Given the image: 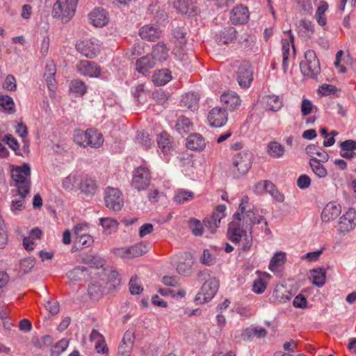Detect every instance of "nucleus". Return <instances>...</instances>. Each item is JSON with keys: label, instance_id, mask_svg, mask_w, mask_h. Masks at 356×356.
I'll return each instance as SVG.
<instances>
[{"label": "nucleus", "instance_id": "1", "mask_svg": "<svg viewBox=\"0 0 356 356\" xmlns=\"http://www.w3.org/2000/svg\"><path fill=\"white\" fill-rule=\"evenodd\" d=\"M11 177L17 188L19 195H26L29 193L31 168L28 163H24L22 166L13 168Z\"/></svg>", "mask_w": 356, "mask_h": 356}, {"label": "nucleus", "instance_id": "2", "mask_svg": "<svg viewBox=\"0 0 356 356\" xmlns=\"http://www.w3.org/2000/svg\"><path fill=\"white\" fill-rule=\"evenodd\" d=\"M305 59L300 64L302 74L309 78H316L320 74L321 67L315 51L307 50L305 54Z\"/></svg>", "mask_w": 356, "mask_h": 356}, {"label": "nucleus", "instance_id": "3", "mask_svg": "<svg viewBox=\"0 0 356 356\" xmlns=\"http://www.w3.org/2000/svg\"><path fill=\"white\" fill-rule=\"evenodd\" d=\"M253 155L248 150H243L233 156L232 165L236 177L246 175L252 166Z\"/></svg>", "mask_w": 356, "mask_h": 356}, {"label": "nucleus", "instance_id": "4", "mask_svg": "<svg viewBox=\"0 0 356 356\" xmlns=\"http://www.w3.org/2000/svg\"><path fill=\"white\" fill-rule=\"evenodd\" d=\"M219 288V281L215 277L206 280L197 294L195 301L199 303H205L211 300L217 293Z\"/></svg>", "mask_w": 356, "mask_h": 356}, {"label": "nucleus", "instance_id": "5", "mask_svg": "<svg viewBox=\"0 0 356 356\" xmlns=\"http://www.w3.org/2000/svg\"><path fill=\"white\" fill-rule=\"evenodd\" d=\"M152 176L148 168L145 167H138L133 172L131 180L132 186L140 191L146 190L151 181Z\"/></svg>", "mask_w": 356, "mask_h": 356}, {"label": "nucleus", "instance_id": "6", "mask_svg": "<svg viewBox=\"0 0 356 356\" xmlns=\"http://www.w3.org/2000/svg\"><path fill=\"white\" fill-rule=\"evenodd\" d=\"M253 68L248 61H243L238 67L236 78L242 88H248L253 81Z\"/></svg>", "mask_w": 356, "mask_h": 356}, {"label": "nucleus", "instance_id": "7", "mask_svg": "<svg viewBox=\"0 0 356 356\" xmlns=\"http://www.w3.org/2000/svg\"><path fill=\"white\" fill-rule=\"evenodd\" d=\"M106 206L111 210L119 211L124 205L122 193L115 188H107L104 196Z\"/></svg>", "mask_w": 356, "mask_h": 356}, {"label": "nucleus", "instance_id": "8", "mask_svg": "<svg viewBox=\"0 0 356 356\" xmlns=\"http://www.w3.org/2000/svg\"><path fill=\"white\" fill-rule=\"evenodd\" d=\"M70 9V2L68 0H57L53 6V17H60L63 23L68 22L74 16L76 8L73 9L72 13L68 15Z\"/></svg>", "mask_w": 356, "mask_h": 356}, {"label": "nucleus", "instance_id": "9", "mask_svg": "<svg viewBox=\"0 0 356 356\" xmlns=\"http://www.w3.org/2000/svg\"><path fill=\"white\" fill-rule=\"evenodd\" d=\"M356 225V212L353 209H349L339 219L338 231L341 232H349Z\"/></svg>", "mask_w": 356, "mask_h": 356}, {"label": "nucleus", "instance_id": "10", "mask_svg": "<svg viewBox=\"0 0 356 356\" xmlns=\"http://www.w3.org/2000/svg\"><path fill=\"white\" fill-rule=\"evenodd\" d=\"M209 124L215 127H221L227 121L226 109L218 107L213 108L208 115Z\"/></svg>", "mask_w": 356, "mask_h": 356}, {"label": "nucleus", "instance_id": "11", "mask_svg": "<svg viewBox=\"0 0 356 356\" xmlns=\"http://www.w3.org/2000/svg\"><path fill=\"white\" fill-rule=\"evenodd\" d=\"M76 48L83 56L92 58L96 56L99 51V44L91 40H84L78 42Z\"/></svg>", "mask_w": 356, "mask_h": 356}, {"label": "nucleus", "instance_id": "12", "mask_svg": "<svg viewBox=\"0 0 356 356\" xmlns=\"http://www.w3.org/2000/svg\"><path fill=\"white\" fill-rule=\"evenodd\" d=\"M149 248L145 243H138L131 247H124L118 250V254L127 258L138 257L147 252Z\"/></svg>", "mask_w": 356, "mask_h": 356}, {"label": "nucleus", "instance_id": "13", "mask_svg": "<svg viewBox=\"0 0 356 356\" xmlns=\"http://www.w3.org/2000/svg\"><path fill=\"white\" fill-rule=\"evenodd\" d=\"M169 2L178 13L182 15L196 14L197 8L191 0H169Z\"/></svg>", "mask_w": 356, "mask_h": 356}, {"label": "nucleus", "instance_id": "14", "mask_svg": "<svg viewBox=\"0 0 356 356\" xmlns=\"http://www.w3.org/2000/svg\"><path fill=\"white\" fill-rule=\"evenodd\" d=\"M89 20L94 26L103 27L108 24L109 17L104 9L95 8L90 13Z\"/></svg>", "mask_w": 356, "mask_h": 356}, {"label": "nucleus", "instance_id": "15", "mask_svg": "<svg viewBox=\"0 0 356 356\" xmlns=\"http://www.w3.org/2000/svg\"><path fill=\"white\" fill-rule=\"evenodd\" d=\"M78 71L84 76L98 77L101 73L100 67L95 63L81 60L76 66Z\"/></svg>", "mask_w": 356, "mask_h": 356}, {"label": "nucleus", "instance_id": "16", "mask_svg": "<svg viewBox=\"0 0 356 356\" xmlns=\"http://www.w3.org/2000/svg\"><path fill=\"white\" fill-rule=\"evenodd\" d=\"M193 261L191 254L184 252L181 255L177 264V272L181 275L188 276L191 273Z\"/></svg>", "mask_w": 356, "mask_h": 356}, {"label": "nucleus", "instance_id": "17", "mask_svg": "<svg viewBox=\"0 0 356 356\" xmlns=\"http://www.w3.org/2000/svg\"><path fill=\"white\" fill-rule=\"evenodd\" d=\"M341 206L337 202H332L326 204L321 213L323 222H330L337 218L341 213Z\"/></svg>", "mask_w": 356, "mask_h": 356}, {"label": "nucleus", "instance_id": "18", "mask_svg": "<svg viewBox=\"0 0 356 356\" xmlns=\"http://www.w3.org/2000/svg\"><path fill=\"white\" fill-rule=\"evenodd\" d=\"M249 11L246 7L238 6L234 7L230 13V20L232 24H242L248 22Z\"/></svg>", "mask_w": 356, "mask_h": 356}, {"label": "nucleus", "instance_id": "19", "mask_svg": "<svg viewBox=\"0 0 356 356\" xmlns=\"http://www.w3.org/2000/svg\"><path fill=\"white\" fill-rule=\"evenodd\" d=\"M220 99L222 103L226 106V108L230 111L237 109L241 105V99L235 92H228L223 93Z\"/></svg>", "mask_w": 356, "mask_h": 356}, {"label": "nucleus", "instance_id": "20", "mask_svg": "<svg viewBox=\"0 0 356 356\" xmlns=\"http://www.w3.org/2000/svg\"><path fill=\"white\" fill-rule=\"evenodd\" d=\"M206 146L203 136L197 133L192 134L187 138L186 147L194 151L202 150Z\"/></svg>", "mask_w": 356, "mask_h": 356}, {"label": "nucleus", "instance_id": "21", "mask_svg": "<svg viewBox=\"0 0 356 356\" xmlns=\"http://www.w3.org/2000/svg\"><path fill=\"white\" fill-rule=\"evenodd\" d=\"M70 281L81 282L86 280L88 277V269L86 267L78 266L69 270L66 274Z\"/></svg>", "mask_w": 356, "mask_h": 356}, {"label": "nucleus", "instance_id": "22", "mask_svg": "<svg viewBox=\"0 0 356 356\" xmlns=\"http://www.w3.org/2000/svg\"><path fill=\"white\" fill-rule=\"evenodd\" d=\"M245 234L246 231L241 229L238 223L234 222L229 223L227 236L232 242L238 243Z\"/></svg>", "mask_w": 356, "mask_h": 356}, {"label": "nucleus", "instance_id": "23", "mask_svg": "<svg viewBox=\"0 0 356 356\" xmlns=\"http://www.w3.org/2000/svg\"><path fill=\"white\" fill-rule=\"evenodd\" d=\"M340 155L346 159H351L356 156V142L353 140H346L340 143Z\"/></svg>", "mask_w": 356, "mask_h": 356}, {"label": "nucleus", "instance_id": "24", "mask_svg": "<svg viewBox=\"0 0 356 356\" xmlns=\"http://www.w3.org/2000/svg\"><path fill=\"white\" fill-rule=\"evenodd\" d=\"M161 31L154 25L143 26L139 31V34L143 39L154 41L161 35Z\"/></svg>", "mask_w": 356, "mask_h": 356}, {"label": "nucleus", "instance_id": "25", "mask_svg": "<svg viewBox=\"0 0 356 356\" xmlns=\"http://www.w3.org/2000/svg\"><path fill=\"white\" fill-rule=\"evenodd\" d=\"M265 106L273 111H278L283 106L282 98L275 95H266L263 97Z\"/></svg>", "mask_w": 356, "mask_h": 356}, {"label": "nucleus", "instance_id": "26", "mask_svg": "<svg viewBox=\"0 0 356 356\" xmlns=\"http://www.w3.org/2000/svg\"><path fill=\"white\" fill-rule=\"evenodd\" d=\"M156 64V61L151 56H143L136 61V70L139 73L145 74L149 70L153 68Z\"/></svg>", "mask_w": 356, "mask_h": 356}, {"label": "nucleus", "instance_id": "27", "mask_svg": "<svg viewBox=\"0 0 356 356\" xmlns=\"http://www.w3.org/2000/svg\"><path fill=\"white\" fill-rule=\"evenodd\" d=\"M193 123L188 118L179 116L176 121L175 128L179 134L184 135L193 130Z\"/></svg>", "mask_w": 356, "mask_h": 356}, {"label": "nucleus", "instance_id": "28", "mask_svg": "<svg viewBox=\"0 0 356 356\" xmlns=\"http://www.w3.org/2000/svg\"><path fill=\"white\" fill-rule=\"evenodd\" d=\"M171 79V72L168 69L158 70L152 76V81L156 86H163L169 82Z\"/></svg>", "mask_w": 356, "mask_h": 356}, {"label": "nucleus", "instance_id": "29", "mask_svg": "<svg viewBox=\"0 0 356 356\" xmlns=\"http://www.w3.org/2000/svg\"><path fill=\"white\" fill-rule=\"evenodd\" d=\"M88 141L89 145L92 148H99L104 141V138L102 133L95 129H88Z\"/></svg>", "mask_w": 356, "mask_h": 356}, {"label": "nucleus", "instance_id": "30", "mask_svg": "<svg viewBox=\"0 0 356 356\" xmlns=\"http://www.w3.org/2000/svg\"><path fill=\"white\" fill-rule=\"evenodd\" d=\"M159 148L163 152H170L172 148V141L168 134L166 132L161 133L157 138Z\"/></svg>", "mask_w": 356, "mask_h": 356}, {"label": "nucleus", "instance_id": "31", "mask_svg": "<svg viewBox=\"0 0 356 356\" xmlns=\"http://www.w3.org/2000/svg\"><path fill=\"white\" fill-rule=\"evenodd\" d=\"M88 293L91 299L98 300L104 294V288L99 282H93L88 286Z\"/></svg>", "mask_w": 356, "mask_h": 356}, {"label": "nucleus", "instance_id": "32", "mask_svg": "<svg viewBox=\"0 0 356 356\" xmlns=\"http://www.w3.org/2000/svg\"><path fill=\"white\" fill-rule=\"evenodd\" d=\"M183 105L192 111L198 108L199 96L197 93H187L181 99Z\"/></svg>", "mask_w": 356, "mask_h": 356}, {"label": "nucleus", "instance_id": "33", "mask_svg": "<svg viewBox=\"0 0 356 356\" xmlns=\"http://www.w3.org/2000/svg\"><path fill=\"white\" fill-rule=\"evenodd\" d=\"M155 61L162 62L166 60L168 57V50L166 46L163 43H158L152 50V55Z\"/></svg>", "mask_w": 356, "mask_h": 356}, {"label": "nucleus", "instance_id": "34", "mask_svg": "<svg viewBox=\"0 0 356 356\" xmlns=\"http://www.w3.org/2000/svg\"><path fill=\"white\" fill-rule=\"evenodd\" d=\"M322 162L317 161V158H311L309 165L313 172L319 178H325L327 175L326 168L321 164Z\"/></svg>", "mask_w": 356, "mask_h": 356}, {"label": "nucleus", "instance_id": "35", "mask_svg": "<svg viewBox=\"0 0 356 356\" xmlns=\"http://www.w3.org/2000/svg\"><path fill=\"white\" fill-rule=\"evenodd\" d=\"M284 152V147L276 141L270 142L268 145V153L273 158L282 157Z\"/></svg>", "mask_w": 356, "mask_h": 356}, {"label": "nucleus", "instance_id": "36", "mask_svg": "<svg viewBox=\"0 0 356 356\" xmlns=\"http://www.w3.org/2000/svg\"><path fill=\"white\" fill-rule=\"evenodd\" d=\"M272 297L274 302L284 303L290 300L291 294L283 287H281L276 288L273 291Z\"/></svg>", "mask_w": 356, "mask_h": 356}, {"label": "nucleus", "instance_id": "37", "mask_svg": "<svg viewBox=\"0 0 356 356\" xmlns=\"http://www.w3.org/2000/svg\"><path fill=\"white\" fill-rule=\"evenodd\" d=\"M97 188L96 183L91 178H83L80 183V189L81 192L86 195L95 193Z\"/></svg>", "mask_w": 356, "mask_h": 356}, {"label": "nucleus", "instance_id": "38", "mask_svg": "<svg viewBox=\"0 0 356 356\" xmlns=\"http://www.w3.org/2000/svg\"><path fill=\"white\" fill-rule=\"evenodd\" d=\"M312 283L318 287H321L325 284V272L323 268H316L311 270Z\"/></svg>", "mask_w": 356, "mask_h": 356}, {"label": "nucleus", "instance_id": "39", "mask_svg": "<svg viewBox=\"0 0 356 356\" xmlns=\"http://www.w3.org/2000/svg\"><path fill=\"white\" fill-rule=\"evenodd\" d=\"M0 106L8 113L15 112V105L13 98L7 95H0Z\"/></svg>", "mask_w": 356, "mask_h": 356}, {"label": "nucleus", "instance_id": "40", "mask_svg": "<svg viewBox=\"0 0 356 356\" xmlns=\"http://www.w3.org/2000/svg\"><path fill=\"white\" fill-rule=\"evenodd\" d=\"M236 38V31L234 27L225 28L221 32L220 42L223 44H229Z\"/></svg>", "mask_w": 356, "mask_h": 356}, {"label": "nucleus", "instance_id": "41", "mask_svg": "<svg viewBox=\"0 0 356 356\" xmlns=\"http://www.w3.org/2000/svg\"><path fill=\"white\" fill-rule=\"evenodd\" d=\"M52 338L49 335H44L40 339L38 337H33L31 342L34 347L43 349L52 343Z\"/></svg>", "mask_w": 356, "mask_h": 356}, {"label": "nucleus", "instance_id": "42", "mask_svg": "<svg viewBox=\"0 0 356 356\" xmlns=\"http://www.w3.org/2000/svg\"><path fill=\"white\" fill-rule=\"evenodd\" d=\"M185 33L181 28H176L173 31V40L177 49H183L186 44Z\"/></svg>", "mask_w": 356, "mask_h": 356}, {"label": "nucleus", "instance_id": "43", "mask_svg": "<svg viewBox=\"0 0 356 356\" xmlns=\"http://www.w3.org/2000/svg\"><path fill=\"white\" fill-rule=\"evenodd\" d=\"M88 129L85 131L78 130L74 132V140L79 146L86 147H90L88 141Z\"/></svg>", "mask_w": 356, "mask_h": 356}, {"label": "nucleus", "instance_id": "44", "mask_svg": "<svg viewBox=\"0 0 356 356\" xmlns=\"http://www.w3.org/2000/svg\"><path fill=\"white\" fill-rule=\"evenodd\" d=\"M100 224L104 229L107 231L108 234L116 232L119 225V223L116 220L111 218H101Z\"/></svg>", "mask_w": 356, "mask_h": 356}, {"label": "nucleus", "instance_id": "45", "mask_svg": "<svg viewBox=\"0 0 356 356\" xmlns=\"http://www.w3.org/2000/svg\"><path fill=\"white\" fill-rule=\"evenodd\" d=\"M285 259L286 257L285 254L284 252H277L272 257L270 261L269 269L271 271L277 270L279 267L282 266L284 264Z\"/></svg>", "mask_w": 356, "mask_h": 356}, {"label": "nucleus", "instance_id": "46", "mask_svg": "<svg viewBox=\"0 0 356 356\" xmlns=\"http://www.w3.org/2000/svg\"><path fill=\"white\" fill-rule=\"evenodd\" d=\"M175 54L178 56L179 60L185 67L189 66L192 59L195 58V55L192 50H191L189 53L185 52L184 48L176 49Z\"/></svg>", "mask_w": 356, "mask_h": 356}, {"label": "nucleus", "instance_id": "47", "mask_svg": "<svg viewBox=\"0 0 356 356\" xmlns=\"http://www.w3.org/2000/svg\"><path fill=\"white\" fill-rule=\"evenodd\" d=\"M194 193L186 190H179L174 197V200L177 204H184L186 202L193 200Z\"/></svg>", "mask_w": 356, "mask_h": 356}, {"label": "nucleus", "instance_id": "48", "mask_svg": "<svg viewBox=\"0 0 356 356\" xmlns=\"http://www.w3.org/2000/svg\"><path fill=\"white\" fill-rule=\"evenodd\" d=\"M282 68L284 72H286L289 67V55L290 51V44L288 40H282Z\"/></svg>", "mask_w": 356, "mask_h": 356}, {"label": "nucleus", "instance_id": "49", "mask_svg": "<svg viewBox=\"0 0 356 356\" xmlns=\"http://www.w3.org/2000/svg\"><path fill=\"white\" fill-rule=\"evenodd\" d=\"M70 91L74 93L76 96H82L86 92V86L85 83L81 80H74L71 82L70 86Z\"/></svg>", "mask_w": 356, "mask_h": 356}, {"label": "nucleus", "instance_id": "50", "mask_svg": "<svg viewBox=\"0 0 356 356\" xmlns=\"http://www.w3.org/2000/svg\"><path fill=\"white\" fill-rule=\"evenodd\" d=\"M93 243L92 237L87 233L76 236L75 243L79 248H84L90 246Z\"/></svg>", "mask_w": 356, "mask_h": 356}, {"label": "nucleus", "instance_id": "51", "mask_svg": "<svg viewBox=\"0 0 356 356\" xmlns=\"http://www.w3.org/2000/svg\"><path fill=\"white\" fill-rule=\"evenodd\" d=\"M300 31L305 34V36L311 38L314 33V24L307 19H301L300 22Z\"/></svg>", "mask_w": 356, "mask_h": 356}, {"label": "nucleus", "instance_id": "52", "mask_svg": "<svg viewBox=\"0 0 356 356\" xmlns=\"http://www.w3.org/2000/svg\"><path fill=\"white\" fill-rule=\"evenodd\" d=\"M78 180L79 179L76 174L72 173L69 175L63 180L62 185L63 188L69 191H72L78 182Z\"/></svg>", "mask_w": 356, "mask_h": 356}, {"label": "nucleus", "instance_id": "53", "mask_svg": "<svg viewBox=\"0 0 356 356\" xmlns=\"http://www.w3.org/2000/svg\"><path fill=\"white\" fill-rule=\"evenodd\" d=\"M2 88L7 91H15L17 90V81L15 76L12 74L7 75Z\"/></svg>", "mask_w": 356, "mask_h": 356}, {"label": "nucleus", "instance_id": "54", "mask_svg": "<svg viewBox=\"0 0 356 356\" xmlns=\"http://www.w3.org/2000/svg\"><path fill=\"white\" fill-rule=\"evenodd\" d=\"M136 139L138 143L145 148H149L152 144V139L149 138V134L144 131L138 132Z\"/></svg>", "mask_w": 356, "mask_h": 356}, {"label": "nucleus", "instance_id": "55", "mask_svg": "<svg viewBox=\"0 0 356 356\" xmlns=\"http://www.w3.org/2000/svg\"><path fill=\"white\" fill-rule=\"evenodd\" d=\"M298 8L304 14L312 15L313 6L311 0H297Z\"/></svg>", "mask_w": 356, "mask_h": 356}, {"label": "nucleus", "instance_id": "56", "mask_svg": "<svg viewBox=\"0 0 356 356\" xmlns=\"http://www.w3.org/2000/svg\"><path fill=\"white\" fill-rule=\"evenodd\" d=\"M137 276H133L129 281V291L131 294H140L143 291V288L138 283Z\"/></svg>", "mask_w": 356, "mask_h": 356}, {"label": "nucleus", "instance_id": "57", "mask_svg": "<svg viewBox=\"0 0 356 356\" xmlns=\"http://www.w3.org/2000/svg\"><path fill=\"white\" fill-rule=\"evenodd\" d=\"M108 287L110 289H116L121 284L119 273L117 271L113 270L108 275Z\"/></svg>", "mask_w": 356, "mask_h": 356}, {"label": "nucleus", "instance_id": "58", "mask_svg": "<svg viewBox=\"0 0 356 356\" xmlns=\"http://www.w3.org/2000/svg\"><path fill=\"white\" fill-rule=\"evenodd\" d=\"M226 206L224 204L218 205L215 211L211 216L218 225L220 224L221 220L225 216Z\"/></svg>", "mask_w": 356, "mask_h": 356}, {"label": "nucleus", "instance_id": "59", "mask_svg": "<svg viewBox=\"0 0 356 356\" xmlns=\"http://www.w3.org/2000/svg\"><path fill=\"white\" fill-rule=\"evenodd\" d=\"M69 342L65 339H62L59 341L54 347L51 350V354L53 355H59L60 353L64 352L67 348L68 347Z\"/></svg>", "mask_w": 356, "mask_h": 356}, {"label": "nucleus", "instance_id": "60", "mask_svg": "<svg viewBox=\"0 0 356 356\" xmlns=\"http://www.w3.org/2000/svg\"><path fill=\"white\" fill-rule=\"evenodd\" d=\"M314 106L312 102L307 99H303L301 103V113L303 116H307L312 113Z\"/></svg>", "mask_w": 356, "mask_h": 356}, {"label": "nucleus", "instance_id": "61", "mask_svg": "<svg viewBox=\"0 0 356 356\" xmlns=\"http://www.w3.org/2000/svg\"><path fill=\"white\" fill-rule=\"evenodd\" d=\"M337 90H338L336 86L330 84H323L318 89V92L323 96L335 94Z\"/></svg>", "mask_w": 356, "mask_h": 356}, {"label": "nucleus", "instance_id": "62", "mask_svg": "<svg viewBox=\"0 0 356 356\" xmlns=\"http://www.w3.org/2000/svg\"><path fill=\"white\" fill-rule=\"evenodd\" d=\"M246 332L249 335H254L259 339L264 338L267 334L266 330L261 327L248 328Z\"/></svg>", "mask_w": 356, "mask_h": 356}, {"label": "nucleus", "instance_id": "63", "mask_svg": "<svg viewBox=\"0 0 356 356\" xmlns=\"http://www.w3.org/2000/svg\"><path fill=\"white\" fill-rule=\"evenodd\" d=\"M190 228L194 235L201 236L202 234L203 227L200 220L192 219L190 221Z\"/></svg>", "mask_w": 356, "mask_h": 356}, {"label": "nucleus", "instance_id": "64", "mask_svg": "<svg viewBox=\"0 0 356 356\" xmlns=\"http://www.w3.org/2000/svg\"><path fill=\"white\" fill-rule=\"evenodd\" d=\"M35 265V259L33 257L25 258L21 261L20 266L22 270L26 273L29 272Z\"/></svg>", "mask_w": 356, "mask_h": 356}]
</instances>
